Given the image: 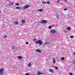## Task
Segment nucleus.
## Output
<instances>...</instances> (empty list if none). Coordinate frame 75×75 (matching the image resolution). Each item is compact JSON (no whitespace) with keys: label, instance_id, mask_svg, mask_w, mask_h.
Wrapping results in <instances>:
<instances>
[{"label":"nucleus","instance_id":"f257e3e1","mask_svg":"<svg viewBox=\"0 0 75 75\" xmlns=\"http://www.w3.org/2000/svg\"><path fill=\"white\" fill-rule=\"evenodd\" d=\"M36 44H39V45H42V41L41 40H38L35 42Z\"/></svg>","mask_w":75,"mask_h":75},{"label":"nucleus","instance_id":"f03ea898","mask_svg":"<svg viewBox=\"0 0 75 75\" xmlns=\"http://www.w3.org/2000/svg\"><path fill=\"white\" fill-rule=\"evenodd\" d=\"M46 23H47V21L45 20L41 21L39 22V23L40 24H44Z\"/></svg>","mask_w":75,"mask_h":75},{"label":"nucleus","instance_id":"7ed1b4c3","mask_svg":"<svg viewBox=\"0 0 75 75\" xmlns=\"http://www.w3.org/2000/svg\"><path fill=\"white\" fill-rule=\"evenodd\" d=\"M4 71V69H0V75H3V72Z\"/></svg>","mask_w":75,"mask_h":75},{"label":"nucleus","instance_id":"20e7f679","mask_svg":"<svg viewBox=\"0 0 75 75\" xmlns=\"http://www.w3.org/2000/svg\"><path fill=\"white\" fill-rule=\"evenodd\" d=\"M50 33L52 34H54V33H56V31L55 30H51Z\"/></svg>","mask_w":75,"mask_h":75},{"label":"nucleus","instance_id":"39448f33","mask_svg":"<svg viewBox=\"0 0 75 75\" xmlns=\"http://www.w3.org/2000/svg\"><path fill=\"white\" fill-rule=\"evenodd\" d=\"M30 6L29 5H27L24 7V9H26V8H28Z\"/></svg>","mask_w":75,"mask_h":75},{"label":"nucleus","instance_id":"423d86ee","mask_svg":"<svg viewBox=\"0 0 75 75\" xmlns=\"http://www.w3.org/2000/svg\"><path fill=\"white\" fill-rule=\"evenodd\" d=\"M36 51L37 52H39V53H41V51L38 49L36 50Z\"/></svg>","mask_w":75,"mask_h":75},{"label":"nucleus","instance_id":"0eeeda50","mask_svg":"<svg viewBox=\"0 0 75 75\" xmlns=\"http://www.w3.org/2000/svg\"><path fill=\"white\" fill-rule=\"evenodd\" d=\"M49 72H51V73H54V71L52 69H49Z\"/></svg>","mask_w":75,"mask_h":75},{"label":"nucleus","instance_id":"6e6552de","mask_svg":"<svg viewBox=\"0 0 75 75\" xmlns=\"http://www.w3.org/2000/svg\"><path fill=\"white\" fill-rule=\"evenodd\" d=\"M42 10H43V9L41 8L39 10H38L37 11H40V12H42Z\"/></svg>","mask_w":75,"mask_h":75},{"label":"nucleus","instance_id":"1a4fd4ad","mask_svg":"<svg viewBox=\"0 0 75 75\" xmlns=\"http://www.w3.org/2000/svg\"><path fill=\"white\" fill-rule=\"evenodd\" d=\"M17 58L18 59H21L23 58V57L21 56H19L17 57Z\"/></svg>","mask_w":75,"mask_h":75},{"label":"nucleus","instance_id":"9d476101","mask_svg":"<svg viewBox=\"0 0 75 75\" xmlns=\"http://www.w3.org/2000/svg\"><path fill=\"white\" fill-rule=\"evenodd\" d=\"M40 74H43V73H40L39 71H38L37 75H40Z\"/></svg>","mask_w":75,"mask_h":75},{"label":"nucleus","instance_id":"9b49d317","mask_svg":"<svg viewBox=\"0 0 75 75\" xmlns=\"http://www.w3.org/2000/svg\"><path fill=\"white\" fill-rule=\"evenodd\" d=\"M16 9H18V10H21V7H17L15 8Z\"/></svg>","mask_w":75,"mask_h":75},{"label":"nucleus","instance_id":"f8f14e48","mask_svg":"<svg viewBox=\"0 0 75 75\" xmlns=\"http://www.w3.org/2000/svg\"><path fill=\"white\" fill-rule=\"evenodd\" d=\"M14 4V2H12L11 1L10 2V5L11 6H12Z\"/></svg>","mask_w":75,"mask_h":75},{"label":"nucleus","instance_id":"ddd939ff","mask_svg":"<svg viewBox=\"0 0 75 75\" xmlns=\"http://www.w3.org/2000/svg\"><path fill=\"white\" fill-rule=\"evenodd\" d=\"M28 66L29 67H30L31 66V64L30 63H29L28 64Z\"/></svg>","mask_w":75,"mask_h":75},{"label":"nucleus","instance_id":"4468645a","mask_svg":"<svg viewBox=\"0 0 75 75\" xmlns=\"http://www.w3.org/2000/svg\"><path fill=\"white\" fill-rule=\"evenodd\" d=\"M56 17L57 18H59V15H58V14H56Z\"/></svg>","mask_w":75,"mask_h":75},{"label":"nucleus","instance_id":"2eb2a0df","mask_svg":"<svg viewBox=\"0 0 75 75\" xmlns=\"http://www.w3.org/2000/svg\"><path fill=\"white\" fill-rule=\"evenodd\" d=\"M67 30H68V31H69L70 30H71V27H68L67 28Z\"/></svg>","mask_w":75,"mask_h":75},{"label":"nucleus","instance_id":"dca6fc26","mask_svg":"<svg viewBox=\"0 0 75 75\" xmlns=\"http://www.w3.org/2000/svg\"><path fill=\"white\" fill-rule=\"evenodd\" d=\"M15 24H16V25H17V24H18V22L17 21H16L15 22H14Z\"/></svg>","mask_w":75,"mask_h":75},{"label":"nucleus","instance_id":"f3484780","mask_svg":"<svg viewBox=\"0 0 75 75\" xmlns=\"http://www.w3.org/2000/svg\"><path fill=\"white\" fill-rule=\"evenodd\" d=\"M47 4H50V2L49 1H47L46 2Z\"/></svg>","mask_w":75,"mask_h":75},{"label":"nucleus","instance_id":"a211bd4d","mask_svg":"<svg viewBox=\"0 0 75 75\" xmlns=\"http://www.w3.org/2000/svg\"><path fill=\"white\" fill-rule=\"evenodd\" d=\"M12 48L13 50H15V47L13 46L12 47Z\"/></svg>","mask_w":75,"mask_h":75},{"label":"nucleus","instance_id":"6ab92c4d","mask_svg":"<svg viewBox=\"0 0 75 75\" xmlns=\"http://www.w3.org/2000/svg\"><path fill=\"white\" fill-rule=\"evenodd\" d=\"M49 44V42H46L44 43V45H46V44Z\"/></svg>","mask_w":75,"mask_h":75},{"label":"nucleus","instance_id":"aec40b11","mask_svg":"<svg viewBox=\"0 0 75 75\" xmlns=\"http://www.w3.org/2000/svg\"><path fill=\"white\" fill-rule=\"evenodd\" d=\"M53 59V63L54 64H55V59H54V58Z\"/></svg>","mask_w":75,"mask_h":75},{"label":"nucleus","instance_id":"412c9836","mask_svg":"<svg viewBox=\"0 0 75 75\" xmlns=\"http://www.w3.org/2000/svg\"><path fill=\"white\" fill-rule=\"evenodd\" d=\"M42 4H46V2H45V1H43V2H42Z\"/></svg>","mask_w":75,"mask_h":75},{"label":"nucleus","instance_id":"4be33fe9","mask_svg":"<svg viewBox=\"0 0 75 75\" xmlns=\"http://www.w3.org/2000/svg\"><path fill=\"white\" fill-rule=\"evenodd\" d=\"M15 5H16V6H19V4L16 3Z\"/></svg>","mask_w":75,"mask_h":75},{"label":"nucleus","instance_id":"5701e85b","mask_svg":"<svg viewBox=\"0 0 75 75\" xmlns=\"http://www.w3.org/2000/svg\"><path fill=\"white\" fill-rule=\"evenodd\" d=\"M22 22L23 23H25V21L22 20Z\"/></svg>","mask_w":75,"mask_h":75},{"label":"nucleus","instance_id":"b1692460","mask_svg":"<svg viewBox=\"0 0 75 75\" xmlns=\"http://www.w3.org/2000/svg\"><path fill=\"white\" fill-rule=\"evenodd\" d=\"M61 59L62 61H64V58L62 57Z\"/></svg>","mask_w":75,"mask_h":75},{"label":"nucleus","instance_id":"393cba45","mask_svg":"<svg viewBox=\"0 0 75 75\" xmlns=\"http://www.w3.org/2000/svg\"><path fill=\"white\" fill-rule=\"evenodd\" d=\"M52 27V26H49V29H51V28Z\"/></svg>","mask_w":75,"mask_h":75},{"label":"nucleus","instance_id":"a878e982","mask_svg":"<svg viewBox=\"0 0 75 75\" xmlns=\"http://www.w3.org/2000/svg\"><path fill=\"white\" fill-rule=\"evenodd\" d=\"M54 68H55V69H57V70L58 69V67H54Z\"/></svg>","mask_w":75,"mask_h":75},{"label":"nucleus","instance_id":"bb28decb","mask_svg":"<svg viewBox=\"0 0 75 75\" xmlns=\"http://www.w3.org/2000/svg\"><path fill=\"white\" fill-rule=\"evenodd\" d=\"M37 39H33V41H37Z\"/></svg>","mask_w":75,"mask_h":75},{"label":"nucleus","instance_id":"cd10ccee","mask_svg":"<svg viewBox=\"0 0 75 75\" xmlns=\"http://www.w3.org/2000/svg\"><path fill=\"white\" fill-rule=\"evenodd\" d=\"M69 75H73L72 73H69Z\"/></svg>","mask_w":75,"mask_h":75},{"label":"nucleus","instance_id":"c85d7f7f","mask_svg":"<svg viewBox=\"0 0 75 75\" xmlns=\"http://www.w3.org/2000/svg\"><path fill=\"white\" fill-rule=\"evenodd\" d=\"M70 38H74V36H70Z\"/></svg>","mask_w":75,"mask_h":75},{"label":"nucleus","instance_id":"c756f323","mask_svg":"<svg viewBox=\"0 0 75 75\" xmlns=\"http://www.w3.org/2000/svg\"><path fill=\"white\" fill-rule=\"evenodd\" d=\"M63 32H64V33H67V32L66 31H65V30H63Z\"/></svg>","mask_w":75,"mask_h":75},{"label":"nucleus","instance_id":"7c9ffc66","mask_svg":"<svg viewBox=\"0 0 75 75\" xmlns=\"http://www.w3.org/2000/svg\"><path fill=\"white\" fill-rule=\"evenodd\" d=\"M26 44H28V42H26Z\"/></svg>","mask_w":75,"mask_h":75},{"label":"nucleus","instance_id":"2f4dec72","mask_svg":"<svg viewBox=\"0 0 75 75\" xmlns=\"http://www.w3.org/2000/svg\"><path fill=\"white\" fill-rule=\"evenodd\" d=\"M64 11H66V10H67V8H65L64 9Z\"/></svg>","mask_w":75,"mask_h":75},{"label":"nucleus","instance_id":"473e14b6","mask_svg":"<svg viewBox=\"0 0 75 75\" xmlns=\"http://www.w3.org/2000/svg\"><path fill=\"white\" fill-rule=\"evenodd\" d=\"M25 75H30V74H29L28 73H26V74H25Z\"/></svg>","mask_w":75,"mask_h":75},{"label":"nucleus","instance_id":"72a5a7b5","mask_svg":"<svg viewBox=\"0 0 75 75\" xmlns=\"http://www.w3.org/2000/svg\"><path fill=\"white\" fill-rule=\"evenodd\" d=\"M6 37H7V35H6L4 36V38H6Z\"/></svg>","mask_w":75,"mask_h":75},{"label":"nucleus","instance_id":"f704fd0d","mask_svg":"<svg viewBox=\"0 0 75 75\" xmlns=\"http://www.w3.org/2000/svg\"><path fill=\"white\" fill-rule=\"evenodd\" d=\"M59 1H57V3H59Z\"/></svg>","mask_w":75,"mask_h":75},{"label":"nucleus","instance_id":"c9c22d12","mask_svg":"<svg viewBox=\"0 0 75 75\" xmlns=\"http://www.w3.org/2000/svg\"><path fill=\"white\" fill-rule=\"evenodd\" d=\"M73 62H75V60L73 61Z\"/></svg>","mask_w":75,"mask_h":75},{"label":"nucleus","instance_id":"e433bc0d","mask_svg":"<svg viewBox=\"0 0 75 75\" xmlns=\"http://www.w3.org/2000/svg\"><path fill=\"white\" fill-rule=\"evenodd\" d=\"M73 54H74V55H75V52H74L73 53Z\"/></svg>","mask_w":75,"mask_h":75},{"label":"nucleus","instance_id":"4c0bfd02","mask_svg":"<svg viewBox=\"0 0 75 75\" xmlns=\"http://www.w3.org/2000/svg\"><path fill=\"white\" fill-rule=\"evenodd\" d=\"M52 67H53V68H55V67L54 66H52Z\"/></svg>","mask_w":75,"mask_h":75},{"label":"nucleus","instance_id":"58836bf2","mask_svg":"<svg viewBox=\"0 0 75 75\" xmlns=\"http://www.w3.org/2000/svg\"><path fill=\"white\" fill-rule=\"evenodd\" d=\"M65 1L67 2V0H65Z\"/></svg>","mask_w":75,"mask_h":75},{"label":"nucleus","instance_id":"ea45409f","mask_svg":"<svg viewBox=\"0 0 75 75\" xmlns=\"http://www.w3.org/2000/svg\"><path fill=\"white\" fill-rule=\"evenodd\" d=\"M56 41H57V40H55Z\"/></svg>","mask_w":75,"mask_h":75},{"label":"nucleus","instance_id":"a19ab883","mask_svg":"<svg viewBox=\"0 0 75 75\" xmlns=\"http://www.w3.org/2000/svg\"><path fill=\"white\" fill-rule=\"evenodd\" d=\"M8 1H9L8 0Z\"/></svg>","mask_w":75,"mask_h":75}]
</instances>
